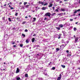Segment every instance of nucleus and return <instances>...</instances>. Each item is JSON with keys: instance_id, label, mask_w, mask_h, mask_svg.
<instances>
[{"instance_id": "f257e3e1", "label": "nucleus", "mask_w": 80, "mask_h": 80, "mask_svg": "<svg viewBox=\"0 0 80 80\" xmlns=\"http://www.w3.org/2000/svg\"><path fill=\"white\" fill-rule=\"evenodd\" d=\"M45 16H46L47 17H50V12H47L45 14Z\"/></svg>"}, {"instance_id": "f03ea898", "label": "nucleus", "mask_w": 80, "mask_h": 80, "mask_svg": "<svg viewBox=\"0 0 80 80\" xmlns=\"http://www.w3.org/2000/svg\"><path fill=\"white\" fill-rule=\"evenodd\" d=\"M62 77V74H60L59 75V77H58L57 80H60V79H61Z\"/></svg>"}, {"instance_id": "7ed1b4c3", "label": "nucleus", "mask_w": 80, "mask_h": 80, "mask_svg": "<svg viewBox=\"0 0 80 80\" xmlns=\"http://www.w3.org/2000/svg\"><path fill=\"white\" fill-rule=\"evenodd\" d=\"M41 9L42 10H45V9H47V8H46V7H43L41 8Z\"/></svg>"}, {"instance_id": "20e7f679", "label": "nucleus", "mask_w": 80, "mask_h": 80, "mask_svg": "<svg viewBox=\"0 0 80 80\" xmlns=\"http://www.w3.org/2000/svg\"><path fill=\"white\" fill-rule=\"evenodd\" d=\"M35 38H33L32 39V43H33L34 42H35Z\"/></svg>"}, {"instance_id": "39448f33", "label": "nucleus", "mask_w": 80, "mask_h": 80, "mask_svg": "<svg viewBox=\"0 0 80 80\" xmlns=\"http://www.w3.org/2000/svg\"><path fill=\"white\" fill-rule=\"evenodd\" d=\"M49 5L48 6V7H52V6L53 5V4L50 3H49Z\"/></svg>"}, {"instance_id": "423d86ee", "label": "nucleus", "mask_w": 80, "mask_h": 80, "mask_svg": "<svg viewBox=\"0 0 80 80\" xmlns=\"http://www.w3.org/2000/svg\"><path fill=\"white\" fill-rule=\"evenodd\" d=\"M77 41H78V38H75V43H77Z\"/></svg>"}, {"instance_id": "0eeeda50", "label": "nucleus", "mask_w": 80, "mask_h": 80, "mask_svg": "<svg viewBox=\"0 0 80 80\" xmlns=\"http://www.w3.org/2000/svg\"><path fill=\"white\" fill-rule=\"evenodd\" d=\"M19 68H17V69L16 70V73H19Z\"/></svg>"}, {"instance_id": "6e6552de", "label": "nucleus", "mask_w": 80, "mask_h": 80, "mask_svg": "<svg viewBox=\"0 0 80 80\" xmlns=\"http://www.w3.org/2000/svg\"><path fill=\"white\" fill-rule=\"evenodd\" d=\"M59 27H60V28H62L63 27V24H60L59 25Z\"/></svg>"}, {"instance_id": "1a4fd4ad", "label": "nucleus", "mask_w": 80, "mask_h": 80, "mask_svg": "<svg viewBox=\"0 0 80 80\" xmlns=\"http://www.w3.org/2000/svg\"><path fill=\"white\" fill-rule=\"evenodd\" d=\"M58 15H61V16H62V15H63V13H60L59 14H58Z\"/></svg>"}, {"instance_id": "9d476101", "label": "nucleus", "mask_w": 80, "mask_h": 80, "mask_svg": "<svg viewBox=\"0 0 80 80\" xmlns=\"http://www.w3.org/2000/svg\"><path fill=\"white\" fill-rule=\"evenodd\" d=\"M61 11H62V12H65V9L63 8V9H61Z\"/></svg>"}, {"instance_id": "9b49d317", "label": "nucleus", "mask_w": 80, "mask_h": 80, "mask_svg": "<svg viewBox=\"0 0 80 80\" xmlns=\"http://www.w3.org/2000/svg\"><path fill=\"white\" fill-rule=\"evenodd\" d=\"M25 77H27V78L28 77V74H27V73L25 74Z\"/></svg>"}, {"instance_id": "f8f14e48", "label": "nucleus", "mask_w": 80, "mask_h": 80, "mask_svg": "<svg viewBox=\"0 0 80 80\" xmlns=\"http://www.w3.org/2000/svg\"><path fill=\"white\" fill-rule=\"evenodd\" d=\"M56 50V52H58V51H59V50H60V49L58 48H57Z\"/></svg>"}, {"instance_id": "ddd939ff", "label": "nucleus", "mask_w": 80, "mask_h": 80, "mask_svg": "<svg viewBox=\"0 0 80 80\" xmlns=\"http://www.w3.org/2000/svg\"><path fill=\"white\" fill-rule=\"evenodd\" d=\"M26 42L27 43H28L29 42V41H28V40L27 39L26 41Z\"/></svg>"}, {"instance_id": "4468645a", "label": "nucleus", "mask_w": 80, "mask_h": 80, "mask_svg": "<svg viewBox=\"0 0 80 80\" xmlns=\"http://www.w3.org/2000/svg\"><path fill=\"white\" fill-rule=\"evenodd\" d=\"M61 67H62L63 68H65V66L64 65H61Z\"/></svg>"}, {"instance_id": "2eb2a0df", "label": "nucleus", "mask_w": 80, "mask_h": 80, "mask_svg": "<svg viewBox=\"0 0 80 80\" xmlns=\"http://www.w3.org/2000/svg\"><path fill=\"white\" fill-rule=\"evenodd\" d=\"M33 19L34 20H33V22H35V20H36V18H33Z\"/></svg>"}, {"instance_id": "dca6fc26", "label": "nucleus", "mask_w": 80, "mask_h": 80, "mask_svg": "<svg viewBox=\"0 0 80 80\" xmlns=\"http://www.w3.org/2000/svg\"><path fill=\"white\" fill-rule=\"evenodd\" d=\"M28 4H29V5H27L26 6L27 8V7H28V6H30V3H28Z\"/></svg>"}, {"instance_id": "f3484780", "label": "nucleus", "mask_w": 80, "mask_h": 80, "mask_svg": "<svg viewBox=\"0 0 80 80\" xmlns=\"http://www.w3.org/2000/svg\"><path fill=\"white\" fill-rule=\"evenodd\" d=\"M56 29H58V30H60V28L59 27H56Z\"/></svg>"}, {"instance_id": "a211bd4d", "label": "nucleus", "mask_w": 80, "mask_h": 80, "mask_svg": "<svg viewBox=\"0 0 80 80\" xmlns=\"http://www.w3.org/2000/svg\"><path fill=\"white\" fill-rule=\"evenodd\" d=\"M17 80H20V77H18L16 78Z\"/></svg>"}, {"instance_id": "6ab92c4d", "label": "nucleus", "mask_w": 80, "mask_h": 80, "mask_svg": "<svg viewBox=\"0 0 80 80\" xmlns=\"http://www.w3.org/2000/svg\"><path fill=\"white\" fill-rule=\"evenodd\" d=\"M5 17H3L2 18V19L3 21H5Z\"/></svg>"}, {"instance_id": "aec40b11", "label": "nucleus", "mask_w": 80, "mask_h": 80, "mask_svg": "<svg viewBox=\"0 0 80 80\" xmlns=\"http://www.w3.org/2000/svg\"><path fill=\"white\" fill-rule=\"evenodd\" d=\"M8 20L9 22H11L12 21V20H11V18H8Z\"/></svg>"}, {"instance_id": "412c9836", "label": "nucleus", "mask_w": 80, "mask_h": 80, "mask_svg": "<svg viewBox=\"0 0 80 80\" xmlns=\"http://www.w3.org/2000/svg\"><path fill=\"white\" fill-rule=\"evenodd\" d=\"M26 23V22L24 21L22 23V25H24V24H25V23Z\"/></svg>"}, {"instance_id": "4be33fe9", "label": "nucleus", "mask_w": 80, "mask_h": 80, "mask_svg": "<svg viewBox=\"0 0 80 80\" xmlns=\"http://www.w3.org/2000/svg\"><path fill=\"white\" fill-rule=\"evenodd\" d=\"M20 46L21 47H23V44H20Z\"/></svg>"}, {"instance_id": "5701e85b", "label": "nucleus", "mask_w": 80, "mask_h": 80, "mask_svg": "<svg viewBox=\"0 0 80 80\" xmlns=\"http://www.w3.org/2000/svg\"><path fill=\"white\" fill-rule=\"evenodd\" d=\"M22 36H23V37H25V35L24 34H22Z\"/></svg>"}, {"instance_id": "b1692460", "label": "nucleus", "mask_w": 80, "mask_h": 80, "mask_svg": "<svg viewBox=\"0 0 80 80\" xmlns=\"http://www.w3.org/2000/svg\"><path fill=\"white\" fill-rule=\"evenodd\" d=\"M73 29L74 31H76V30H77V28H74Z\"/></svg>"}, {"instance_id": "393cba45", "label": "nucleus", "mask_w": 80, "mask_h": 80, "mask_svg": "<svg viewBox=\"0 0 80 80\" xmlns=\"http://www.w3.org/2000/svg\"><path fill=\"white\" fill-rule=\"evenodd\" d=\"M75 11H75L74 12H73L74 13H77V11L76 10H75Z\"/></svg>"}, {"instance_id": "a878e982", "label": "nucleus", "mask_w": 80, "mask_h": 80, "mask_svg": "<svg viewBox=\"0 0 80 80\" xmlns=\"http://www.w3.org/2000/svg\"><path fill=\"white\" fill-rule=\"evenodd\" d=\"M18 13L16 12L15 14V16H17V15H18Z\"/></svg>"}, {"instance_id": "bb28decb", "label": "nucleus", "mask_w": 80, "mask_h": 80, "mask_svg": "<svg viewBox=\"0 0 80 80\" xmlns=\"http://www.w3.org/2000/svg\"><path fill=\"white\" fill-rule=\"evenodd\" d=\"M27 2H24V5H26V4H27Z\"/></svg>"}, {"instance_id": "cd10ccee", "label": "nucleus", "mask_w": 80, "mask_h": 80, "mask_svg": "<svg viewBox=\"0 0 80 80\" xmlns=\"http://www.w3.org/2000/svg\"><path fill=\"white\" fill-rule=\"evenodd\" d=\"M52 70H55V67H53L52 68Z\"/></svg>"}, {"instance_id": "c85d7f7f", "label": "nucleus", "mask_w": 80, "mask_h": 80, "mask_svg": "<svg viewBox=\"0 0 80 80\" xmlns=\"http://www.w3.org/2000/svg\"><path fill=\"white\" fill-rule=\"evenodd\" d=\"M41 4H42V5H43V4H44V3H43V2H41Z\"/></svg>"}, {"instance_id": "c756f323", "label": "nucleus", "mask_w": 80, "mask_h": 80, "mask_svg": "<svg viewBox=\"0 0 80 80\" xmlns=\"http://www.w3.org/2000/svg\"><path fill=\"white\" fill-rule=\"evenodd\" d=\"M62 46H63H63H64V44H62V45H61V46L60 47V49H62Z\"/></svg>"}, {"instance_id": "7c9ffc66", "label": "nucleus", "mask_w": 80, "mask_h": 80, "mask_svg": "<svg viewBox=\"0 0 80 80\" xmlns=\"http://www.w3.org/2000/svg\"><path fill=\"white\" fill-rule=\"evenodd\" d=\"M24 32H28V30L27 29H26L25 30Z\"/></svg>"}, {"instance_id": "2f4dec72", "label": "nucleus", "mask_w": 80, "mask_h": 80, "mask_svg": "<svg viewBox=\"0 0 80 80\" xmlns=\"http://www.w3.org/2000/svg\"><path fill=\"white\" fill-rule=\"evenodd\" d=\"M48 3H46L44 4L43 5V6H45V5H48Z\"/></svg>"}, {"instance_id": "473e14b6", "label": "nucleus", "mask_w": 80, "mask_h": 80, "mask_svg": "<svg viewBox=\"0 0 80 80\" xmlns=\"http://www.w3.org/2000/svg\"><path fill=\"white\" fill-rule=\"evenodd\" d=\"M61 36H62V34H59V37H61Z\"/></svg>"}, {"instance_id": "72a5a7b5", "label": "nucleus", "mask_w": 80, "mask_h": 80, "mask_svg": "<svg viewBox=\"0 0 80 80\" xmlns=\"http://www.w3.org/2000/svg\"><path fill=\"white\" fill-rule=\"evenodd\" d=\"M10 8L11 10H13V9H14V8L13 7H11Z\"/></svg>"}, {"instance_id": "f704fd0d", "label": "nucleus", "mask_w": 80, "mask_h": 80, "mask_svg": "<svg viewBox=\"0 0 80 80\" xmlns=\"http://www.w3.org/2000/svg\"><path fill=\"white\" fill-rule=\"evenodd\" d=\"M70 21L71 22H72V21H73V19H70Z\"/></svg>"}, {"instance_id": "c9c22d12", "label": "nucleus", "mask_w": 80, "mask_h": 80, "mask_svg": "<svg viewBox=\"0 0 80 80\" xmlns=\"http://www.w3.org/2000/svg\"><path fill=\"white\" fill-rule=\"evenodd\" d=\"M77 12H80V9H78V10H77Z\"/></svg>"}, {"instance_id": "e433bc0d", "label": "nucleus", "mask_w": 80, "mask_h": 80, "mask_svg": "<svg viewBox=\"0 0 80 80\" xmlns=\"http://www.w3.org/2000/svg\"><path fill=\"white\" fill-rule=\"evenodd\" d=\"M56 12H58L59 11H58V9H57L56 10Z\"/></svg>"}, {"instance_id": "4c0bfd02", "label": "nucleus", "mask_w": 80, "mask_h": 80, "mask_svg": "<svg viewBox=\"0 0 80 80\" xmlns=\"http://www.w3.org/2000/svg\"><path fill=\"white\" fill-rule=\"evenodd\" d=\"M55 14H56V13H53L52 14V16H54L53 15H55Z\"/></svg>"}, {"instance_id": "58836bf2", "label": "nucleus", "mask_w": 80, "mask_h": 80, "mask_svg": "<svg viewBox=\"0 0 80 80\" xmlns=\"http://www.w3.org/2000/svg\"><path fill=\"white\" fill-rule=\"evenodd\" d=\"M15 42H12V45H14V44H15Z\"/></svg>"}, {"instance_id": "ea45409f", "label": "nucleus", "mask_w": 80, "mask_h": 80, "mask_svg": "<svg viewBox=\"0 0 80 80\" xmlns=\"http://www.w3.org/2000/svg\"><path fill=\"white\" fill-rule=\"evenodd\" d=\"M47 18H45L44 19V20H47Z\"/></svg>"}, {"instance_id": "a19ab883", "label": "nucleus", "mask_w": 80, "mask_h": 80, "mask_svg": "<svg viewBox=\"0 0 80 80\" xmlns=\"http://www.w3.org/2000/svg\"><path fill=\"white\" fill-rule=\"evenodd\" d=\"M66 52H67V53H69V51H68V50H67V51H66Z\"/></svg>"}, {"instance_id": "79ce46f5", "label": "nucleus", "mask_w": 80, "mask_h": 80, "mask_svg": "<svg viewBox=\"0 0 80 80\" xmlns=\"http://www.w3.org/2000/svg\"><path fill=\"white\" fill-rule=\"evenodd\" d=\"M13 47H17V46H16V45H14L13 46Z\"/></svg>"}, {"instance_id": "37998d69", "label": "nucleus", "mask_w": 80, "mask_h": 80, "mask_svg": "<svg viewBox=\"0 0 80 80\" xmlns=\"http://www.w3.org/2000/svg\"><path fill=\"white\" fill-rule=\"evenodd\" d=\"M4 7H6V6H7V4H5L4 5Z\"/></svg>"}, {"instance_id": "c03bdc74", "label": "nucleus", "mask_w": 80, "mask_h": 80, "mask_svg": "<svg viewBox=\"0 0 80 80\" xmlns=\"http://www.w3.org/2000/svg\"><path fill=\"white\" fill-rule=\"evenodd\" d=\"M38 3H39V4H41V2H40V1H39V2H38Z\"/></svg>"}, {"instance_id": "a18cd8bd", "label": "nucleus", "mask_w": 80, "mask_h": 80, "mask_svg": "<svg viewBox=\"0 0 80 80\" xmlns=\"http://www.w3.org/2000/svg\"><path fill=\"white\" fill-rule=\"evenodd\" d=\"M52 8L53 10H55V7H53Z\"/></svg>"}, {"instance_id": "49530a36", "label": "nucleus", "mask_w": 80, "mask_h": 80, "mask_svg": "<svg viewBox=\"0 0 80 80\" xmlns=\"http://www.w3.org/2000/svg\"><path fill=\"white\" fill-rule=\"evenodd\" d=\"M62 3V1H60L59 2V3Z\"/></svg>"}, {"instance_id": "de8ad7c7", "label": "nucleus", "mask_w": 80, "mask_h": 80, "mask_svg": "<svg viewBox=\"0 0 80 80\" xmlns=\"http://www.w3.org/2000/svg\"><path fill=\"white\" fill-rule=\"evenodd\" d=\"M19 4H22V2H19Z\"/></svg>"}, {"instance_id": "09e8293b", "label": "nucleus", "mask_w": 80, "mask_h": 80, "mask_svg": "<svg viewBox=\"0 0 80 80\" xmlns=\"http://www.w3.org/2000/svg\"><path fill=\"white\" fill-rule=\"evenodd\" d=\"M25 18H28V17L27 16H26L25 17Z\"/></svg>"}, {"instance_id": "8fccbe9b", "label": "nucleus", "mask_w": 80, "mask_h": 80, "mask_svg": "<svg viewBox=\"0 0 80 80\" xmlns=\"http://www.w3.org/2000/svg\"><path fill=\"white\" fill-rule=\"evenodd\" d=\"M9 7L10 8H11V6H10V5H9Z\"/></svg>"}, {"instance_id": "3c124183", "label": "nucleus", "mask_w": 80, "mask_h": 80, "mask_svg": "<svg viewBox=\"0 0 80 80\" xmlns=\"http://www.w3.org/2000/svg\"><path fill=\"white\" fill-rule=\"evenodd\" d=\"M60 37L59 36V37L58 38V39H59V38H60Z\"/></svg>"}, {"instance_id": "603ef678", "label": "nucleus", "mask_w": 80, "mask_h": 80, "mask_svg": "<svg viewBox=\"0 0 80 80\" xmlns=\"http://www.w3.org/2000/svg\"><path fill=\"white\" fill-rule=\"evenodd\" d=\"M29 18H30V17H31V16L30 15H29Z\"/></svg>"}, {"instance_id": "864d4df0", "label": "nucleus", "mask_w": 80, "mask_h": 80, "mask_svg": "<svg viewBox=\"0 0 80 80\" xmlns=\"http://www.w3.org/2000/svg\"><path fill=\"white\" fill-rule=\"evenodd\" d=\"M33 36H36V35H35V34H34L33 35Z\"/></svg>"}, {"instance_id": "5fc2aeb1", "label": "nucleus", "mask_w": 80, "mask_h": 80, "mask_svg": "<svg viewBox=\"0 0 80 80\" xmlns=\"http://www.w3.org/2000/svg\"><path fill=\"white\" fill-rule=\"evenodd\" d=\"M17 20H18V19H19V18H17Z\"/></svg>"}, {"instance_id": "6e6d98bb", "label": "nucleus", "mask_w": 80, "mask_h": 80, "mask_svg": "<svg viewBox=\"0 0 80 80\" xmlns=\"http://www.w3.org/2000/svg\"><path fill=\"white\" fill-rule=\"evenodd\" d=\"M74 38H75V37H76L75 36V35H74Z\"/></svg>"}, {"instance_id": "4d7b16f0", "label": "nucleus", "mask_w": 80, "mask_h": 80, "mask_svg": "<svg viewBox=\"0 0 80 80\" xmlns=\"http://www.w3.org/2000/svg\"><path fill=\"white\" fill-rule=\"evenodd\" d=\"M78 15L79 16H80V13H79V14H78Z\"/></svg>"}, {"instance_id": "13d9d810", "label": "nucleus", "mask_w": 80, "mask_h": 80, "mask_svg": "<svg viewBox=\"0 0 80 80\" xmlns=\"http://www.w3.org/2000/svg\"><path fill=\"white\" fill-rule=\"evenodd\" d=\"M69 56H71L72 55H71V54H69Z\"/></svg>"}, {"instance_id": "bf43d9fd", "label": "nucleus", "mask_w": 80, "mask_h": 80, "mask_svg": "<svg viewBox=\"0 0 80 80\" xmlns=\"http://www.w3.org/2000/svg\"><path fill=\"white\" fill-rule=\"evenodd\" d=\"M59 1H60V0H57V2H59Z\"/></svg>"}, {"instance_id": "052dcab7", "label": "nucleus", "mask_w": 80, "mask_h": 80, "mask_svg": "<svg viewBox=\"0 0 80 80\" xmlns=\"http://www.w3.org/2000/svg\"><path fill=\"white\" fill-rule=\"evenodd\" d=\"M67 0H64V1H65V2H67Z\"/></svg>"}, {"instance_id": "680f3d73", "label": "nucleus", "mask_w": 80, "mask_h": 80, "mask_svg": "<svg viewBox=\"0 0 80 80\" xmlns=\"http://www.w3.org/2000/svg\"><path fill=\"white\" fill-rule=\"evenodd\" d=\"M78 23V22H76V24H77Z\"/></svg>"}, {"instance_id": "e2e57ef3", "label": "nucleus", "mask_w": 80, "mask_h": 80, "mask_svg": "<svg viewBox=\"0 0 80 80\" xmlns=\"http://www.w3.org/2000/svg\"><path fill=\"white\" fill-rule=\"evenodd\" d=\"M78 69L79 70H80V68H78Z\"/></svg>"}, {"instance_id": "0e129e2a", "label": "nucleus", "mask_w": 80, "mask_h": 80, "mask_svg": "<svg viewBox=\"0 0 80 80\" xmlns=\"http://www.w3.org/2000/svg\"><path fill=\"white\" fill-rule=\"evenodd\" d=\"M4 65H5V62H4Z\"/></svg>"}, {"instance_id": "69168bd1", "label": "nucleus", "mask_w": 80, "mask_h": 80, "mask_svg": "<svg viewBox=\"0 0 80 80\" xmlns=\"http://www.w3.org/2000/svg\"><path fill=\"white\" fill-rule=\"evenodd\" d=\"M17 43H18V42H19V41H17Z\"/></svg>"}, {"instance_id": "338daca9", "label": "nucleus", "mask_w": 80, "mask_h": 80, "mask_svg": "<svg viewBox=\"0 0 80 80\" xmlns=\"http://www.w3.org/2000/svg\"><path fill=\"white\" fill-rule=\"evenodd\" d=\"M38 55L39 56V55H39L38 54H37V56H38Z\"/></svg>"}, {"instance_id": "774afa93", "label": "nucleus", "mask_w": 80, "mask_h": 80, "mask_svg": "<svg viewBox=\"0 0 80 80\" xmlns=\"http://www.w3.org/2000/svg\"><path fill=\"white\" fill-rule=\"evenodd\" d=\"M77 18H74V19H76Z\"/></svg>"}]
</instances>
